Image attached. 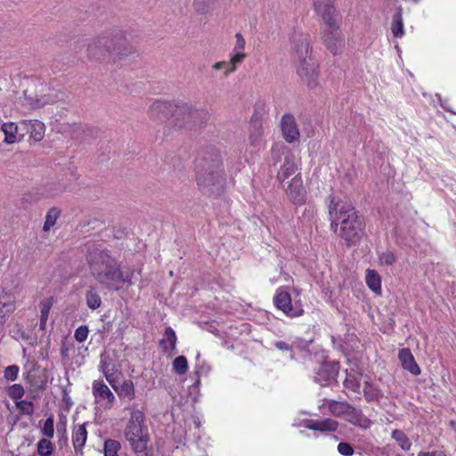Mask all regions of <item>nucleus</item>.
Masks as SVG:
<instances>
[{
    "instance_id": "21",
    "label": "nucleus",
    "mask_w": 456,
    "mask_h": 456,
    "mask_svg": "<svg viewBox=\"0 0 456 456\" xmlns=\"http://www.w3.org/2000/svg\"><path fill=\"white\" fill-rule=\"evenodd\" d=\"M118 379H116L113 383L110 385L118 394L120 399L127 398L128 400H134L135 398V388L132 380L126 379L121 384H118Z\"/></svg>"
},
{
    "instance_id": "34",
    "label": "nucleus",
    "mask_w": 456,
    "mask_h": 456,
    "mask_svg": "<svg viewBox=\"0 0 456 456\" xmlns=\"http://www.w3.org/2000/svg\"><path fill=\"white\" fill-rule=\"evenodd\" d=\"M61 211L56 208H50L45 216V221L43 226L44 232H48L52 227L56 224L58 218L60 217Z\"/></svg>"
},
{
    "instance_id": "10",
    "label": "nucleus",
    "mask_w": 456,
    "mask_h": 456,
    "mask_svg": "<svg viewBox=\"0 0 456 456\" xmlns=\"http://www.w3.org/2000/svg\"><path fill=\"white\" fill-rule=\"evenodd\" d=\"M92 394L94 403L103 410H110L116 403V396L110 388L102 379L94 380Z\"/></svg>"
},
{
    "instance_id": "14",
    "label": "nucleus",
    "mask_w": 456,
    "mask_h": 456,
    "mask_svg": "<svg viewBox=\"0 0 456 456\" xmlns=\"http://www.w3.org/2000/svg\"><path fill=\"white\" fill-rule=\"evenodd\" d=\"M99 370L103 374L109 384L113 383L121 375V371L118 370L116 362L107 354L101 355Z\"/></svg>"
},
{
    "instance_id": "29",
    "label": "nucleus",
    "mask_w": 456,
    "mask_h": 456,
    "mask_svg": "<svg viewBox=\"0 0 456 456\" xmlns=\"http://www.w3.org/2000/svg\"><path fill=\"white\" fill-rule=\"evenodd\" d=\"M87 439V431L85 424L74 428L72 434V443L76 451L81 450Z\"/></svg>"
},
{
    "instance_id": "5",
    "label": "nucleus",
    "mask_w": 456,
    "mask_h": 456,
    "mask_svg": "<svg viewBox=\"0 0 456 456\" xmlns=\"http://www.w3.org/2000/svg\"><path fill=\"white\" fill-rule=\"evenodd\" d=\"M47 90L46 86L32 81L24 90L22 105L24 111H30L42 108L47 104L55 102V96L45 92Z\"/></svg>"
},
{
    "instance_id": "57",
    "label": "nucleus",
    "mask_w": 456,
    "mask_h": 456,
    "mask_svg": "<svg viewBox=\"0 0 456 456\" xmlns=\"http://www.w3.org/2000/svg\"><path fill=\"white\" fill-rule=\"evenodd\" d=\"M63 426H65V421L63 422ZM61 429H63V431H65L66 428L65 427H61Z\"/></svg>"
},
{
    "instance_id": "45",
    "label": "nucleus",
    "mask_w": 456,
    "mask_h": 456,
    "mask_svg": "<svg viewBox=\"0 0 456 456\" xmlns=\"http://www.w3.org/2000/svg\"><path fill=\"white\" fill-rule=\"evenodd\" d=\"M24 395V389L22 386L14 384L9 388V395L14 400H18Z\"/></svg>"
},
{
    "instance_id": "7",
    "label": "nucleus",
    "mask_w": 456,
    "mask_h": 456,
    "mask_svg": "<svg viewBox=\"0 0 456 456\" xmlns=\"http://www.w3.org/2000/svg\"><path fill=\"white\" fill-rule=\"evenodd\" d=\"M322 38L327 48L336 54L341 51L344 45V39L339 29L337 17L329 18L323 20Z\"/></svg>"
},
{
    "instance_id": "33",
    "label": "nucleus",
    "mask_w": 456,
    "mask_h": 456,
    "mask_svg": "<svg viewBox=\"0 0 456 456\" xmlns=\"http://www.w3.org/2000/svg\"><path fill=\"white\" fill-rule=\"evenodd\" d=\"M53 306L52 298H45L42 300L39 304L40 309V329L44 330L46 327V322L48 320L50 310Z\"/></svg>"
},
{
    "instance_id": "54",
    "label": "nucleus",
    "mask_w": 456,
    "mask_h": 456,
    "mask_svg": "<svg viewBox=\"0 0 456 456\" xmlns=\"http://www.w3.org/2000/svg\"><path fill=\"white\" fill-rule=\"evenodd\" d=\"M438 456H447V454L442 451V452L440 454H438Z\"/></svg>"
},
{
    "instance_id": "25",
    "label": "nucleus",
    "mask_w": 456,
    "mask_h": 456,
    "mask_svg": "<svg viewBox=\"0 0 456 456\" xmlns=\"http://www.w3.org/2000/svg\"><path fill=\"white\" fill-rule=\"evenodd\" d=\"M401 365L404 370L414 376H418L421 372L419 366L409 348L401 349Z\"/></svg>"
},
{
    "instance_id": "6",
    "label": "nucleus",
    "mask_w": 456,
    "mask_h": 456,
    "mask_svg": "<svg viewBox=\"0 0 456 456\" xmlns=\"http://www.w3.org/2000/svg\"><path fill=\"white\" fill-rule=\"evenodd\" d=\"M225 182L223 169L220 165H208L197 173L199 186L209 193L218 192Z\"/></svg>"
},
{
    "instance_id": "51",
    "label": "nucleus",
    "mask_w": 456,
    "mask_h": 456,
    "mask_svg": "<svg viewBox=\"0 0 456 456\" xmlns=\"http://www.w3.org/2000/svg\"><path fill=\"white\" fill-rule=\"evenodd\" d=\"M442 451L420 452L418 456H438Z\"/></svg>"
},
{
    "instance_id": "35",
    "label": "nucleus",
    "mask_w": 456,
    "mask_h": 456,
    "mask_svg": "<svg viewBox=\"0 0 456 456\" xmlns=\"http://www.w3.org/2000/svg\"><path fill=\"white\" fill-rule=\"evenodd\" d=\"M361 375H357L354 373H348L346 375V378L345 379L344 385L346 388L354 392V393H360L361 389Z\"/></svg>"
},
{
    "instance_id": "39",
    "label": "nucleus",
    "mask_w": 456,
    "mask_h": 456,
    "mask_svg": "<svg viewBox=\"0 0 456 456\" xmlns=\"http://www.w3.org/2000/svg\"><path fill=\"white\" fill-rule=\"evenodd\" d=\"M53 450V444L48 439H41L37 443V452L40 456H50Z\"/></svg>"
},
{
    "instance_id": "32",
    "label": "nucleus",
    "mask_w": 456,
    "mask_h": 456,
    "mask_svg": "<svg viewBox=\"0 0 456 456\" xmlns=\"http://www.w3.org/2000/svg\"><path fill=\"white\" fill-rule=\"evenodd\" d=\"M239 64L230 58L228 61H222L216 62L212 69L216 71H223L224 77H228L232 73L235 72Z\"/></svg>"
},
{
    "instance_id": "46",
    "label": "nucleus",
    "mask_w": 456,
    "mask_h": 456,
    "mask_svg": "<svg viewBox=\"0 0 456 456\" xmlns=\"http://www.w3.org/2000/svg\"><path fill=\"white\" fill-rule=\"evenodd\" d=\"M19 373V367L16 365H10L4 370V378L7 380L13 381L17 379Z\"/></svg>"
},
{
    "instance_id": "50",
    "label": "nucleus",
    "mask_w": 456,
    "mask_h": 456,
    "mask_svg": "<svg viewBox=\"0 0 456 456\" xmlns=\"http://www.w3.org/2000/svg\"><path fill=\"white\" fill-rule=\"evenodd\" d=\"M411 447V443L405 435L401 433V449L409 450Z\"/></svg>"
},
{
    "instance_id": "43",
    "label": "nucleus",
    "mask_w": 456,
    "mask_h": 456,
    "mask_svg": "<svg viewBox=\"0 0 456 456\" xmlns=\"http://www.w3.org/2000/svg\"><path fill=\"white\" fill-rule=\"evenodd\" d=\"M364 396L368 401H373L378 399L379 395V391L373 388L370 385L365 382V387L363 389Z\"/></svg>"
},
{
    "instance_id": "49",
    "label": "nucleus",
    "mask_w": 456,
    "mask_h": 456,
    "mask_svg": "<svg viewBox=\"0 0 456 456\" xmlns=\"http://www.w3.org/2000/svg\"><path fill=\"white\" fill-rule=\"evenodd\" d=\"M391 32L395 37L399 36V13H395L393 17Z\"/></svg>"
},
{
    "instance_id": "30",
    "label": "nucleus",
    "mask_w": 456,
    "mask_h": 456,
    "mask_svg": "<svg viewBox=\"0 0 456 456\" xmlns=\"http://www.w3.org/2000/svg\"><path fill=\"white\" fill-rule=\"evenodd\" d=\"M365 281L368 287L377 295L381 294V279L379 273L371 269L366 271Z\"/></svg>"
},
{
    "instance_id": "9",
    "label": "nucleus",
    "mask_w": 456,
    "mask_h": 456,
    "mask_svg": "<svg viewBox=\"0 0 456 456\" xmlns=\"http://www.w3.org/2000/svg\"><path fill=\"white\" fill-rule=\"evenodd\" d=\"M275 306L289 317H299L304 314L300 301L295 300L292 304L290 294L284 288H279L273 297Z\"/></svg>"
},
{
    "instance_id": "24",
    "label": "nucleus",
    "mask_w": 456,
    "mask_h": 456,
    "mask_svg": "<svg viewBox=\"0 0 456 456\" xmlns=\"http://www.w3.org/2000/svg\"><path fill=\"white\" fill-rule=\"evenodd\" d=\"M344 419L362 428H368L370 425V420L365 417L360 410L352 405H350L349 409L346 411Z\"/></svg>"
},
{
    "instance_id": "18",
    "label": "nucleus",
    "mask_w": 456,
    "mask_h": 456,
    "mask_svg": "<svg viewBox=\"0 0 456 456\" xmlns=\"http://www.w3.org/2000/svg\"><path fill=\"white\" fill-rule=\"evenodd\" d=\"M176 343L177 338L175 330L171 327L166 328L163 338L159 341V346L167 357H171L177 353Z\"/></svg>"
},
{
    "instance_id": "56",
    "label": "nucleus",
    "mask_w": 456,
    "mask_h": 456,
    "mask_svg": "<svg viewBox=\"0 0 456 456\" xmlns=\"http://www.w3.org/2000/svg\"><path fill=\"white\" fill-rule=\"evenodd\" d=\"M57 431H58V432H60V431H61V423H59V424H58Z\"/></svg>"
},
{
    "instance_id": "3",
    "label": "nucleus",
    "mask_w": 456,
    "mask_h": 456,
    "mask_svg": "<svg viewBox=\"0 0 456 456\" xmlns=\"http://www.w3.org/2000/svg\"><path fill=\"white\" fill-rule=\"evenodd\" d=\"M292 48L298 64L297 72L308 88L314 89L319 85L318 64L310 54L307 37L299 36L293 38Z\"/></svg>"
},
{
    "instance_id": "40",
    "label": "nucleus",
    "mask_w": 456,
    "mask_h": 456,
    "mask_svg": "<svg viewBox=\"0 0 456 456\" xmlns=\"http://www.w3.org/2000/svg\"><path fill=\"white\" fill-rule=\"evenodd\" d=\"M53 422V416H49L41 429L42 434L48 438H52L54 435Z\"/></svg>"
},
{
    "instance_id": "23",
    "label": "nucleus",
    "mask_w": 456,
    "mask_h": 456,
    "mask_svg": "<svg viewBox=\"0 0 456 456\" xmlns=\"http://www.w3.org/2000/svg\"><path fill=\"white\" fill-rule=\"evenodd\" d=\"M349 406L350 404L347 403L325 399L321 406V409L323 413H325V410H328V411L335 417L344 419L346 411L349 409Z\"/></svg>"
},
{
    "instance_id": "36",
    "label": "nucleus",
    "mask_w": 456,
    "mask_h": 456,
    "mask_svg": "<svg viewBox=\"0 0 456 456\" xmlns=\"http://www.w3.org/2000/svg\"><path fill=\"white\" fill-rule=\"evenodd\" d=\"M86 305L92 309H98L102 305L99 293L94 289H90L86 294Z\"/></svg>"
},
{
    "instance_id": "15",
    "label": "nucleus",
    "mask_w": 456,
    "mask_h": 456,
    "mask_svg": "<svg viewBox=\"0 0 456 456\" xmlns=\"http://www.w3.org/2000/svg\"><path fill=\"white\" fill-rule=\"evenodd\" d=\"M281 131L286 142L291 143L299 138V130L292 115H284L281 121Z\"/></svg>"
},
{
    "instance_id": "31",
    "label": "nucleus",
    "mask_w": 456,
    "mask_h": 456,
    "mask_svg": "<svg viewBox=\"0 0 456 456\" xmlns=\"http://www.w3.org/2000/svg\"><path fill=\"white\" fill-rule=\"evenodd\" d=\"M218 0H193V8L200 14H207L214 11Z\"/></svg>"
},
{
    "instance_id": "8",
    "label": "nucleus",
    "mask_w": 456,
    "mask_h": 456,
    "mask_svg": "<svg viewBox=\"0 0 456 456\" xmlns=\"http://www.w3.org/2000/svg\"><path fill=\"white\" fill-rule=\"evenodd\" d=\"M281 186L293 204L301 206L305 203L307 191L304 186L301 173H297L289 181L281 183Z\"/></svg>"
},
{
    "instance_id": "42",
    "label": "nucleus",
    "mask_w": 456,
    "mask_h": 456,
    "mask_svg": "<svg viewBox=\"0 0 456 456\" xmlns=\"http://www.w3.org/2000/svg\"><path fill=\"white\" fill-rule=\"evenodd\" d=\"M88 332H89V330H88L87 326H86V325L79 326L75 330V334H74L75 339L80 343L86 341L88 337Z\"/></svg>"
},
{
    "instance_id": "22",
    "label": "nucleus",
    "mask_w": 456,
    "mask_h": 456,
    "mask_svg": "<svg viewBox=\"0 0 456 456\" xmlns=\"http://www.w3.org/2000/svg\"><path fill=\"white\" fill-rule=\"evenodd\" d=\"M1 130L4 134V142L6 144H13L21 142L24 134L19 132V126L13 122L3 123Z\"/></svg>"
},
{
    "instance_id": "16",
    "label": "nucleus",
    "mask_w": 456,
    "mask_h": 456,
    "mask_svg": "<svg viewBox=\"0 0 456 456\" xmlns=\"http://www.w3.org/2000/svg\"><path fill=\"white\" fill-rule=\"evenodd\" d=\"M274 346L282 352H289L290 359L297 360V354H303L306 350V343L301 338H295L290 343L286 341H276Z\"/></svg>"
},
{
    "instance_id": "20",
    "label": "nucleus",
    "mask_w": 456,
    "mask_h": 456,
    "mask_svg": "<svg viewBox=\"0 0 456 456\" xmlns=\"http://www.w3.org/2000/svg\"><path fill=\"white\" fill-rule=\"evenodd\" d=\"M338 374V364L330 362L323 364L316 373L315 380L322 385V382L328 383L336 380Z\"/></svg>"
},
{
    "instance_id": "1",
    "label": "nucleus",
    "mask_w": 456,
    "mask_h": 456,
    "mask_svg": "<svg viewBox=\"0 0 456 456\" xmlns=\"http://www.w3.org/2000/svg\"><path fill=\"white\" fill-rule=\"evenodd\" d=\"M331 227L339 226V236L347 245L357 242L362 235L363 223L353 205L338 197H331L329 204Z\"/></svg>"
},
{
    "instance_id": "28",
    "label": "nucleus",
    "mask_w": 456,
    "mask_h": 456,
    "mask_svg": "<svg viewBox=\"0 0 456 456\" xmlns=\"http://www.w3.org/2000/svg\"><path fill=\"white\" fill-rule=\"evenodd\" d=\"M338 427V421L331 419H325L322 420H307L305 422V428L311 430L318 431H335Z\"/></svg>"
},
{
    "instance_id": "2",
    "label": "nucleus",
    "mask_w": 456,
    "mask_h": 456,
    "mask_svg": "<svg viewBox=\"0 0 456 456\" xmlns=\"http://www.w3.org/2000/svg\"><path fill=\"white\" fill-rule=\"evenodd\" d=\"M89 265L95 280L108 289H118L120 285L132 282L134 273H124L118 261L107 250L93 251Z\"/></svg>"
},
{
    "instance_id": "52",
    "label": "nucleus",
    "mask_w": 456,
    "mask_h": 456,
    "mask_svg": "<svg viewBox=\"0 0 456 456\" xmlns=\"http://www.w3.org/2000/svg\"><path fill=\"white\" fill-rule=\"evenodd\" d=\"M398 436H399V435H398V432H397L396 430H395V431L393 432V434H392L393 438H395V440H398V439H399Z\"/></svg>"
},
{
    "instance_id": "41",
    "label": "nucleus",
    "mask_w": 456,
    "mask_h": 456,
    "mask_svg": "<svg viewBox=\"0 0 456 456\" xmlns=\"http://www.w3.org/2000/svg\"><path fill=\"white\" fill-rule=\"evenodd\" d=\"M167 110V104L160 102H156L151 105L149 113L152 118H159V112Z\"/></svg>"
},
{
    "instance_id": "48",
    "label": "nucleus",
    "mask_w": 456,
    "mask_h": 456,
    "mask_svg": "<svg viewBox=\"0 0 456 456\" xmlns=\"http://www.w3.org/2000/svg\"><path fill=\"white\" fill-rule=\"evenodd\" d=\"M395 259V256L390 252H385L379 256L380 263L387 265L394 263Z\"/></svg>"
},
{
    "instance_id": "11",
    "label": "nucleus",
    "mask_w": 456,
    "mask_h": 456,
    "mask_svg": "<svg viewBox=\"0 0 456 456\" xmlns=\"http://www.w3.org/2000/svg\"><path fill=\"white\" fill-rule=\"evenodd\" d=\"M300 161L298 158L293 154H287L283 164L281 166L277 173V180L281 183L289 181L297 173H300Z\"/></svg>"
},
{
    "instance_id": "12",
    "label": "nucleus",
    "mask_w": 456,
    "mask_h": 456,
    "mask_svg": "<svg viewBox=\"0 0 456 456\" xmlns=\"http://www.w3.org/2000/svg\"><path fill=\"white\" fill-rule=\"evenodd\" d=\"M197 118V110L192 106L183 104L177 105L174 111L175 126L178 127H187L195 121Z\"/></svg>"
},
{
    "instance_id": "19",
    "label": "nucleus",
    "mask_w": 456,
    "mask_h": 456,
    "mask_svg": "<svg viewBox=\"0 0 456 456\" xmlns=\"http://www.w3.org/2000/svg\"><path fill=\"white\" fill-rule=\"evenodd\" d=\"M20 125L29 134V139L34 142H41L45 134V126L43 122L33 119V120H22Z\"/></svg>"
},
{
    "instance_id": "13",
    "label": "nucleus",
    "mask_w": 456,
    "mask_h": 456,
    "mask_svg": "<svg viewBox=\"0 0 456 456\" xmlns=\"http://www.w3.org/2000/svg\"><path fill=\"white\" fill-rule=\"evenodd\" d=\"M112 50V42L106 37L94 40L87 47L89 56L95 60L104 59Z\"/></svg>"
},
{
    "instance_id": "27",
    "label": "nucleus",
    "mask_w": 456,
    "mask_h": 456,
    "mask_svg": "<svg viewBox=\"0 0 456 456\" xmlns=\"http://www.w3.org/2000/svg\"><path fill=\"white\" fill-rule=\"evenodd\" d=\"M246 41L240 33L235 34V42L230 58L239 65L245 60L247 54L245 53Z\"/></svg>"
},
{
    "instance_id": "59",
    "label": "nucleus",
    "mask_w": 456,
    "mask_h": 456,
    "mask_svg": "<svg viewBox=\"0 0 456 456\" xmlns=\"http://www.w3.org/2000/svg\"><path fill=\"white\" fill-rule=\"evenodd\" d=\"M398 47H399V46H398V45H397V44H395V48L398 49Z\"/></svg>"
},
{
    "instance_id": "17",
    "label": "nucleus",
    "mask_w": 456,
    "mask_h": 456,
    "mask_svg": "<svg viewBox=\"0 0 456 456\" xmlns=\"http://www.w3.org/2000/svg\"><path fill=\"white\" fill-rule=\"evenodd\" d=\"M16 300L13 294L3 290L0 292V322L5 323L7 318L15 311Z\"/></svg>"
},
{
    "instance_id": "55",
    "label": "nucleus",
    "mask_w": 456,
    "mask_h": 456,
    "mask_svg": "<svg viewBox=\"0 0 456 456\" xmlns=\"http://www.w3.org/2000/svg\"><path fill=\"white\" fill-rule=\"evenodd\" d=\"M400 31H401V36L403 35V23L401 22V28H400Z\"/></svg>"
},
{
    "instance_id": "37",
    "label": "nucleus",
    "mask_w": 456,
    "mask_h": 456,
    "mask_svg": "<svg viewBox=\"0 0 456 456\" xmlns=\"http://www.w3.org/2000/svg\"><path fill=\"white\" fill-rule=\"evenodd\" d=\"M120 450L121 444L118 441L114 439H106L104 441V456H119L118 452Z\"/></svg>"
},
{
    "instance_id": "58",
    "label": "nucleus",
    "mask_w": 456,
    "mask_h": 456,
    "mask_svg": "<svg viewBox=\"0 0 456 456\" xmlns=\"http://www.w3.org/2000/svg\"><path fill=\"white\" fill-rule=\"evenodd\" d=\"M63 426H65V421L63 422ZM61 429H63V431H65L66 428L65 427H61Z\"/></svg>"
},
{
    "instance_id": "4",
    "label": "nucleus",
    "mask_w": 456,
    "mask_h": 456,
    "mask_svg": "<svg viewBox=\"0 0 456 456\" xmlns=\"http://www.w3.org/2000/svg\"><path fill=\"white\" fill-rule=\"evenodd\" d=\"M144 413L138 409H130V418L125 428V437L136 453L147 449L149 435L143 425Z\"/></svg>"
},
{
    "instance_id": "38",
    "label": "nucleus",
    "mask_w": 456,
    "mask_h": 456,
    "mask_svg": "<svg viewBox=\"0 0 456 456\" xmlns=\"http://www.w3.org/2000/svg\"><path fill=\"white\" fill-rule=\"evenodd\" d=\"M173 370L178 375H183L188 370L187 359L181 355L174 359L172 363Z\"/></svg>"
},
{
    "instance_id": "26",
    "label": "nucleus",
    "mask_w": 456,
    "mask_h": 456,
    "mask_svg": "<svg viewBox=\"0 0 456 456\" xmlns=\"http://www.w3.org/2000/svg\"><path fill=\"white\" fill-rule=\"evenodd\" d=\"M315 12L322 18L323 20L329 18L337 17L336 11L333 6V0H313Z\"/></svg>"
},
{
    "instance_id": "44",
    "label": "nucleus",
    "mask_w": 456,
    "mask_h": 456,
    "mask_svg": "<svg viewBox=\"0 0 456 456\" xmlns=\"http://www.w3.org/2000/svg\"><path fill=\"white\" fill-rule=\"evenodd\" d=\"M16 406L18 409H20L22 412L31 415L34 411V405L31 402L28 401H19L16 403Z\"/></svg>"
},
{
    "instance_id": "47",
    "label": "nucleus",
    "mask_w": 456,
    "mask_h": 456,
    "mask_svg": "<svg viewBox=\"0 0 456 456\" xmlns=\"http://www.w3.org/2000/svg\"><path fill=\"white\" fill-rule=\"evenodd\" d=\"M338 451L344 456H351L354 453L353 447L347 443H339L338 445Z\"/></svg>"
},
{
    "instance_id": "53",
    "label": "nucleus",
    "mask_w": 456,
    "mask_h": 456,
    "mask_svg": "<svg viewBox=\"0 0 456 456\" xmlns=\"http://www.w3.org/2000/svg\"><path fill=\"white\" fill-rule=\"evenodd\" d=\"M450 426L452 427L456 431V422L455 421H453V420L450 421Z\"/></svg>"
}]
</instances>
